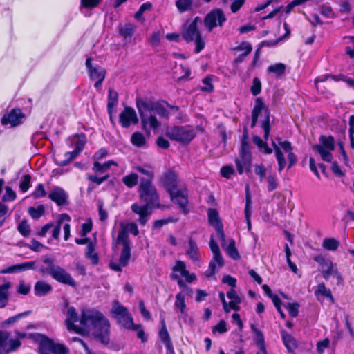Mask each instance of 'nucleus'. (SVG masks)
<instances>
[{"label":"nucleus","instance_id":"9d476101","mask_svg":"<svg viewBox=\"0 0 354 354\" xmlns=\"http://www.w3.org/2000/svg\"><path fill=\"white\" fill-rule=\"evenodd\" d=\"M315 260L321 265L323 277L325 279H328L330 277H334L337 279V284L342 283V277L338 272L337 268L333 266L331 261L326 259L323 257H317Z\"/></svg>","mask_w":354,"mask_h":354},{"label":"nucleus","instance_id":"4be33fe9","mask_svg":"<svg viewBox=\"0 0 354 354\" xmlns=\"http://www.w3.org/2000/svg\"><path fill=\"white\" fill-rule=\"evenodd\" d=\"M11 288V283L5 277L0 278V308H4L9 299L8 290Z\"/></svg>","mask_w":354,"mask_h":354},{"label":"nucleus","instance_id":"f257e3e1","mask_svg":"<svg viewBox=\"0 0 354 354\" xmlns=\"http://www.w3.org/2000/svg\"><path fill=\"white\" fill-rule=\"evenodd\" d=\"M77 321L78 315L75 308L73 306L69 307L65 320L68 330L82 335H92L104 345L109 343L110 324L102 313L95 309L83 310L80 326L75 324Z\"/></svg>","mask_w":354,"mask_h":354},{"label":"nucleus","instance_id":"c85d7f7f","mask_svg":"<svg viewBox=\"0 0 354 354\" xmlns=\"http://www.w3.org/2000/svg\"><path fill=\"white\" fill-rule=\"evenodd\" d=\"M265 108V104L261 98H257L255 100L254 107L252 113V124L251 127H254L257 122L258 117L261 111Z\"/></svg>","mask_w":354,"mask_h":354},{"label":"nucleus","instance_id":"052dcab7","mask_svg":"<svg viewBox=\"0 0 354 354\" xmlns=\"http://www.w3.org/2000/svg\"><path fill=\"white\" fill-rule=\"evenodd\" d=\"M261 128L264 131L263 138L267 141L270 131V118L268 114L266 115V119L262 122Z\"/></svg>","mask_w":354,"mask_h":354},{"label":"nucleus","instance_id":"f8f14e48","mask_svg":"<svg viewBox=\"0 0 354 354\" xmlns=\"http://www.w3.org/2000/svg\"><path fill=\"white\" fill-rule=\"evenodd\" d=\"M235 163L239 174H242L244 171H250L252 164V155L244 141L242 142L240 156L236 159Z\"/></svg>","mask_w":354,"mask_h":354},{"label":"nucleus","instance_id":"6e6552de","mask_svg":"<svg viewBox=\"0 0 354 354\" xmlns=\"http://www.w3.org/2000/svg\"><path fill=\"white\" fill-rule=\"evenodd\" d=\"M136 107L141 118V124L143 130L147 133H150L151 129H157L160 126V122L156 117L152 114V112L145 108L142 104V100L136 99Z\"/></svg>","mask_w":354,"mask_h":354},{"label":"nucleus","instance_id":"4d7b16f0","mask_svg":"<svg viewBox=\"0 0 354 354\" xmlns=\"http://www.w3.org/2000/svg\"><path fill=\"white\" fill-rule=\"evenodd\" d=\"M128 330H131L137 332V337L142 340V342H145L147 341V337L145 333L140 325L135 324L133 323L132 327H129Z\"/></svg>","mask_w":354,"mask_h":354},{"label":"nucleus","instance_id":"338daca9","mask_svg":"<svg viewBox=\"0 0 354 354\" xmlns=\"http://www.w3.org/2000/svg\"><path fill=\"white\" fill-rule=\"evenodd\" d=\"M53 347L52 352L53 354H68L69 353L68 349L63 344H55Z\"/></svg>","mask_w":354,"mask_h":354},{"label":"nucleus","instance_id":"680f3d73","mask_svg":"<svg viewBox=\"0 0 354 354\" xmlns=\"http://www.w3.org/2000/svg\"><path fill=\"white\" fill-rule=\"evenodd\" d=\"M30 290V286L25 283L24 280H20L17 287V292L21 295H28Z\"/></svg>","mask_w":354,"mask_h":354},{"label":"nucleus","instance_id":"6e6d98bb","mask_svg":"<svg viewBox=\"0 0 354 354\" xmlns=\"http://www.w3.org/2000/svg\"><path fill=\"white\" fill-rule=\"evenodd\" d=\"M234 50L235 51H242V54L248 55L252 50V46L249 42L243 41L238 46L235 47Z\"/></svg>","mask_w":354,"mask_h":354},{"label":"nucleus","instance_id":"39448f33","mask_svg":"<svg viewBox=\"0 0 354 354\" xmlns=\"http://www.w3.org/2000/svg\"><path fill=\"white\" fill-rule=\"evenodd\" d=\"M41 265L38 269L42 274H48L57 281L68 285L72 287L76 286V281L64 268L55 263V259L50 257H44Z\"/></svg>","mask_w":354,"mask_h":354},{"label":"nucleus","instance_id":"58836bf2","mask_svg":"<svg viewBox=\"0 0 354 354\" xmlns=\"http://www.w3.org/2000/svg\"><path fill=\"white\" fill-rule=\"evenodd\" d=\"M175 308L179 310L181 315L185 313L186 304L185 302V296L182 292L176 295Z\"/></svg>","mask_w":354,"mask_h":354},{"label":"nucleus","instance_id":"5701e85b","mask_svg":"<svg viewBox=\"0 0 354 354\" xmlns=\"http://www.w3.org/2000/svg\"><path fill=\"white\" fill-rule=\"evenodd\" d=\"M35 261H28L16 264L0 270V274H10L35 269Z\"/></svg>","mask_w":354,"mask_h":354},{"label":"nucleus","instance_id":"a211bd4d","mask_svg":"<svg viewBox=\"0 0 354 354\" xmlns=\"http://www.w3.org/2000/svg\"><path fill=\"white\" fill-rule=\"evenodd\" d=\"M172 273H176L180 275V277H184L187 283H192L196 280V277L193 273H189L186 269V265L185 262L181 261H177L175 266L172 268Z\"/></svg>","mask_w":354,"mask_h":354},{"label":"nucleus","instance_id":"a19ab883","mask_svg":"<svg viewBox=\"0 0 354 354\" xmlns=\"http://www.w3.org/2000/svg\"><path fill=\"white\" fill-rule=\"evenodd\" d=\"M28 212L33 219H38L44 214L45 209L43 205H39L37 207H30Z\"/></svg>","mask_w":354,"mask_h":354},{"label":"nucleus","instance_id":"f3484780","mask_svg":"<svg viewBox=\"0 0 354 354\" xmlns=\"http://www.w3.org/2000/svg\"><path fill=\"white\" fill-rule=\"evenodd\" d=\"M85 65L87 68L88 75L92 80L99 78H105V69L96 64H93L91 57H88L86 59Z\"/></svg>","mask_w":354,"mask_h":354},{"label":"nucleus","instance_id":"864d4df0","mask_svg":"<svg viewBox=\"0 0 354 354\" xmlns=\"http://www.w3.org/2000/svg\"><path fill=\"white\" fill-rule=\"evenodd\" d=\"M219 268L217 261L213 258L209 262L208 269L205 272L206 277L210 278L213 277Z\"/></svg>","mask_w":354,"mask_h":354},{"label":"nucleus","instance_id":"aec40b11","mask_svg":"<svg viewBox=\"0 0 354 354\" xmlns=\"http://www.w3.org/2000/svg\"><path fill=\"white\" fill-rule=\"evenodd\" d=\"M209 222L212 225H214L218 235L222 241H225V234L220 223L218 213L216 209L210 208L207 212Z\"/></svg>","mask_w":354,"mask_h":354},{"label":"nucleus","instance_id":"e2e57ef3","mask_svg":"<svg viewBox=\"0 0 354 354\" xmlns=\"http://www.w3.org/2000/svg\"><path fill=\"white\" fill-rule=\"evenodd\" d=\"M109 178V175L106 174L102 177H98L97 175L88 174L87 175V179L92 183H96L100 185Z\"/></svg>","mask_w":354,"mask_h":354},{"label":"nucleus","instance_id":"a18cd8bd","mask_svg":"<svg viewBox=\"0 0 354 354\" xmlns=\"http://www.w3.org/2000/svg\"><path fill=\"white\" fill-rule=\"evenodd\" d=\"M286 66L282 63H277L273 65H270L268 68L269 73H272L278 76L283 75L285 73Z\"/></svg>","mask_w":354,"mask_h":354},{"label":"nucleus","instance_id":"412c9836","mask_svg":"<svg viewBox=\"0 0 354 354\" xmlns=\"http://www.w3.org/2000/svg\"><path fill=\"white\" fill-rule=\"evenodd\" d=\"M48 197L50 200L56 203L59 206L66 204L67 194L60 187H54L50 192Z\"/></svg>","mask_w":354,"mask_h":354},{"label":"nucleus","instance_id":"09e8293b","mask_svg":"<svg viewBox=\"0 0 354 354\" xmlns=\"http://www.w3.org/2000/svg\"><path fill=\"white\" fill-rule=\"evenodd\" d=\"M30 184H31V176L30 174H26L24 175L21 180H20V183H19V188L21 189V191L24 193L26 192L30 187Z\"/></svg>","mask_w":354,"mask_h":354},{"label":"nucleus","instance_id":"37998d69","mask_svg":"<svg viewBox=\"0 0 354 354\" xmlns=\"http://www.w3.org/2000/svg\"><path fill=\"white\" fill-rule=\"evenodd\" d=\"M339 245V242L333 238H327L323 241L322 246L327 250H336Z\"/></svg>","mask_w":354,"mask_h":354},{"label":"nucleus","instance_id":"bf43d9fd","mask_svg":"<svg viewBox=\"0 0 354 354\" xmlns=\"http://www.w3.org/2000/svg\"><path fill=\"white\" fill-rule=\"evenodd\" d=\"M203 86L201 87V90L203 91L211 93L214 90V86L212 84V78L210 77H205L203 81Z\"/></svg>","mask_w":354,"mask_h":354},{"label":"nucleus","instance_id":"c9c22d12","mask_svg":"<svg viewBox=\"0 0 354 354\" xmlns=\"http://www.w3.org/2000/svg\"><path fill=\"white\" fill-rule=\"evenodd\" d=\"M315 295L318 296L319 295L328 298L331 302H334V299L330 289H328L324 283H319Z\"/></svg>","mask_w":354,"mask_h":354},{"label":"nucleus","instance_id":"393cba45","mask_svg":"<svg viewBox=\"0 0 354 354\" xmlns=\"http://www.w3.org/2000/svg\"><path fill=\"white\" fill-rule=\"evenodd\" d=\"M162 327L159 332V337L160 340L165 344L168 351H172L173 345L171 341L169 333L167 330L166 324L164 320H162Z\"/></svg>","mask_w":354,"mask_h":354},{"label":"nucleus","instance_id":"bb28decb","mask_svg":"<svg viewBox=\"0 0 354 354\" xmlns=\"http://www.w3.org/2000/svg\"><path fill=\"white\" fill-rule=\"evenodd\" d=\"M209 247L213 253L214 259L217 261L219 268H221L224 265V260L222 257V255L220 252L219 247L216 242L213 239V236H212L211 240L209 241Z\"/></svg>","mask_w":354,"mask_h":354},{"label":"nucleus","instance_id":"13d9d810","mask_svg":"<svg viewBox=\"0 0 354 354\" xmlns=\"http://www.w3.org/2000/svg\"><path fill=\"white\" fill-rule=\"evenodd\" d=\"M85 143V136L84 135L77 136L74 141L75 149L80 153L83 150Z\"/></svg>","mask_w":354,"mask_h":354},{"label":"nucleus","instance_id":"cd10ccee","mask_svg":"<svg viewBox=\"0 0 354 354\" xmlns=\"http://www.w3.org/2000/svg\"><path fill=\"white\" fill-rule=\"evenodd\" d=\"M118 103V93L113 90L109 89L108 96L107 111L109 115L111 117L113 113V109Z\"/></svg>","mask_w":354,"mask_h":354},{"label":"nucleus","instance_id":"774afa93","mask_svg":"<svg viewBox=\"0 0 354 354\" xmlns=\"http://www.w3.org/2000/svg\"><path fill=\"white\" fill-rule=\"evenodd\" d=\"M348 46H346V53L351 58H354V37L348 39Z\"/></svg>","mask_w":354,"mask_h":354},{"label":"nucleus","instance_id":"dca6fc26","mask_svg":"<svg viewBox=\"0 0 354 354\" xmlns=\"http://www.w3.org/2000/svg\"><path fill=\"white\" fill-rule=\"evenodd\" d=\"M119 122L124 128H129L131 124H136L138 118L136 111L129 106H125L119 115Z\"/></svg>","mask_w":354,"mask_h":354},{"label":"nucleus","instance_id":"69168bd1","mask_svg":"<svg viewBox=\"0 0 354 354\" xmlns=\"http://www.w3.org/2000/svg\"><path fill=\"white\" fill-rule=\"evenodd\" d=\"M284 306L288 309L291 317H296L298 315L299 305L297 303H288Z\"/></svg>","mask_w":354,"mask_h":354},{"label":"nucleus","instance_id":"72a5a7b5","mask_svg":"<svg viewBox=\"0 0 354 354\" xmlns=\"http://www.w3.org/2000/svg\"><path fill=\"white\" fill-rule=\"evenodd\" d=\"M112 165H116V163L112 160L107 161L104 164H101L98 161H95L93 163V170L95 173L103 174Z\"/></svg>","mask_w":354,"mask_h":354},{"label":"nucleus","instance_id":"c756f323","mask_svg":"<svg viewBox=\"0 0 354 354\" xmlns=\"http://www.w3.org/2000/svg\"><path fill=\"white\" fill-rule=\"evenodd\" d=\"M227 297L230 299L229 306L231 310H239V304L241 303V298L237 295L234 289L232 288L227 292Z\"/></svg>","mask_w":354,"mask_h":354},{"label":"nucleus","instance_id":"de8ad7c7","mask_svg":"<svg viewBox=\"0 0 354 354\" xmlns=\"http://www.w3.org/2000/svg\"><path fill=\"white\" fill-rule=\"evenodd\" d=\"M252 331L254 335V341L256 342L257 346H262L264 344V337L261 331L258 329L254 325L251 326Z\"/></svg>","mask_w":354,"mask_h":354},{"label":"nucleus","instance_id":"e433bc0d","mask_svg":"<svg viewBox=\"0 0 354 354\" xmlns=\"http://www.w3.org/2000/svg\"><path fill=\"white\" fill-rule=\"evenodd\" d=\"M119 33L125 39L130 38L133 36L135 32V27L131 24L120 26L118 28Z\"/></svg>","mask_w":354,"mask_h":354},{"label":"nucleus","instance_id":"1a4fd4ad","mask_svg":"<svg viewBox=\"0 0 354 354\" xmlns=\"http://www.w3.org/2000/svg\"><path fill=\"white\" fill-rule=\"evenodd\" d=\"M111 313L118 323L122 325L124 328L132 327L133 319L131 314L128 312L126 307L122 306L118 301L113 302Z\"/></svg>","mask_w":354,"mask_h":354},{"label":"nucleus","instance_id":"423d86ee","mask_svg":"<svg viewBox=\"0 0 354 354\" xmlns=\"http://www.w3.org/2000/svg\"><path fill=\"white\" fill-rule=\"evenodd\" d=\"M201 24L199 17H196L189 24H185L183 32V37L187 41H195V53H200L205 47V41L199 32L198 25Z\"/></svg>","mask_w":354,"mask_h":354},{"label":"nucleus","instance_id":"4468645a","mask_svg":"<svg viewBox=\"0 0 354 354\" xmlns=\"http://www.w3.org/2000/svg\"><path fill=\"white\" fill-rule=\"evenodd\" d=\"M277 140L279 145H277L274 141H272V145L274 149L275 156L279 165V172H281L286 165V161L280 147L286 152L290 153L292 152V147L289 141H281L280 138H277Z\"/></svg>","mask_w":354,"mask_h":354},{"label":"nucleus","instance_id":"ea45409f","mask_svg":"<svg viewBox=\"0 0 354 354\" xmlns=\"http://www.w3.org/2000/svg\"><path fill=\"white\" fill-rule=\"evenodd\" d=\"M225 251L227 254L233 259H239L240 258V255L239 252L235 246V241L233 239L230 241L229 244L224 248Z\"/></svg>","mask_w":354,"mask_h":354},{"label":"nucleus","instance_id":"6ab92c4d","mask_svg":"<svg viewBox=\"0 0 354 354\" xmlns=\"http://www.w3.org/2000/svg\"><path fill=\"white\" fill-rule=\"evenodd\" d=\"M142 104L145 105V108L148 109L152 113H157L162 118H167L169 117V112L164 104L151 100H143Z\"/></svg>","mask_w":354,"mask_h":354},{"label":"nucleus","instance_id":"3c124183","mask_svg":"<svg viewBox=\"0 0 354 354\" xmlns=\"http://www.w3.org/2000/svg\"><path fill=\"white\" fill-rule=\"evenodd\" d=\"M192 0H177L176 5L180 12H184L191 9Z\"/></svg>","mask_w":354,"mask_h":354},{"label":"nucleus","instance_id":"79ce46f5","mask_svg":"<svg viewBox=\"0 0 354 354\" xmlns=\"http://www.w3.org/2000/svg\"><path fill=\"white\" fill-rule=\"evenodd\" d=\"M313 149L321 155L323 160L326 162H330L332 160L333 157L330 152L331 150L326 149L324 146L321 145H315Z\"/></svg>","mask_w":354,"mask_h":354},{"label":"nucleus","instance_id":"a878e982","mask_svg":"<svg viewBox=\"0 0 354 354\" xmlns=\"http://www.w3.org/2000/svg\"><path fill=\"white\" fill-rule=\"evenodd\" d=\"M51 290V285L44 281H38L34 287L35 294L39 297L47 295Z\"/></svg>","mask_w":354,"mask_h":354},{"label":"nucleus","instance_id":"473e14b6","mask_svg":"<svg viewBox=\"0 0 354 354\" xmlns=\"http://www.w3.org/2000/svg\"><path fill=\"white\" fill-rule=\"evenodd\" d=\"M95 244L90 241L86 246V257L91 260L93 265L98 263V255L95 252Z\"/></svg>","mask_w":354,"mask_h":354},{"label":"nucleus","instance_id":"7ed1b4c3","mask_svg":"<svg viewBox=\"0 0 354 354\" xmlns=\"http://www.w3.org/2000/svg\"><path fill=\"white\" fill-rule=\"evenodd\" d=\"M128 232L131 233L134 236L139 234L137 225L135 223H130L124 225H121L120 229L118 232L116 243L122 245L119 262L111 261L109 263L110 268L115 271L120 272L123 267L127 266L129 259L131 257V241L129 238Z\"/></svg>","mask_w":354,"mask_h":354},{"label":"nucleus","instance_id":"2f4dec72","mask_svg":"<svg viewBox=\"0 0 354 354\" xmlns=\"http://www.w3.org/2000/svg\"><path fill=\"white\" fill-rule=\"evenodd\" d=\"M281 333L285 346L287 348L288 351H293L297 347L296 342L294 337L291 335L286 333L285 330H282Z\"/></svg>","mask_w":354,"mask_h":354},{"label":"nucleus","instance_id":"0eeeda50","mask_svg":"<svg viewBox=\"0 0 354 354\" xmlns=\"http://www.w3.org/2000/svg\"><path fill=\"white\" fill-rule=\"evenodd\" d=\"M165 133L171 140H175L182 144H188L195 137L194 129L190 126L167 127Z\"/></svg>","mask_w":354,"mask_h":354},{"label":"nucleus","instance_id":"4c0bfd02","mask_svg":"<svg viewBox=\"0 0 354 354\" xmlns=\"http://www.w3.org/2000/svg\"><path fill=\"white\" fill-rule=\"evenodd\" d=\"M122 181L127 187L132 188L138 184V176L136 173H131L124 176Z\"/></svg>","mask_w":354,"mask_h":354},{"label":"nucleus","instance_id":"8fccbe9b","mask_svg":"<svg viewBox=\"0 0 354 354\" xmlns=\"http://www.w3.org/2000/svg\"><path fill=\"white\" fill-rule=\"evenodd\" d=\"M17 230L24 237H27L30 234V226L26 220L21 221L18 225Z\"/></svg>","mask_w":354,"mask_h":354},{"label":"nucleus","instance_id":"9b49d317","mask_svg":"<svg viewBox=\"0 0 354 354\" xmlns=\"http://www.w3.org/2000/svg\"><path fill=\"white\" fill-rule=\"evenodd\" d=\"M21 345V341L11 337L10 333L0 331V354H8L16 351Z\"/></svg>","mask_w":354,"mask_h":354},{"label":"nucleus","instance_id":"7c9ffc66","mask_svg":"<svg viewBox=\"0 0 354 354\" xmlns=\"http://www.w3.org/2000/svg\"><path fill=\"white\" fill-rule=\"evenodd\" d=\"M55 344L51 339L47 337L44 338L39 344L40 354H51Z\"/></svg>","mask_w":354,"mask_h":354},{"label":"nucleus","instance_id":"b1692460","mask_svg":"<svg viewBox=\"0 0 354 354\" xmlns=\"http://www.w3.org/2000/svg\"><path fill=\"white\" fill-rule=\"evenodd\" d=\"M186 254L193 262H197L201 260V254L199 248L196 242L190 238L188 241L186 249Z\"/></svg>","mask_w":354,"mask_h":354},{"label":"nucleus","instance_id":"f03ea898","mask_svg":"<svg viewBox=\"0 0 354 354\" xmlns=\"http://www.w3.org/2000/svg\"><path fill=\"white\" fill-rule=\"evenodd\" d=\"M140 199L145 203L143 205L133 203L131 210L139 215V223L144 225L148 221V216L151 214V207L155 205L158 200V195L155 186L149 179L140 178L138 187Z\"/></svg>","mask_w":354,"mask_h":354},{"label":"nucleus","instance_id":"c03bdc74","mask_svg":"<svg viewBox=\"0 0 354 354\" xmlns=\"http://www.w3.org/2000/svg\"><path fill=\"white\" fill-rule=\"evenodd\" d=\"M135 169L139 173L146 176L147 177V179H149L152 181L154 174L151 167L149 165L137 166L135 167Z\"/></svg>","mask_w":354,"mask_h":354},{"label":"nucleus","instance_id":"f704fd0d","mask_svg":"<svg viewBox=\"0 0 354 354\" xmlns=\"http://www.w3.org/2000/svg\"><path fill=\"white\" fill-rule=\"evenodd\" d=\"M252 140L261 151L266 154H270L272 153V149L270 148L266 142H264L259 136H254Z\"/></svg>","mask_w":354,"mask_h":354},{"label":"nucleus","instance_id":"5fc2aeb1","mask_svg":"<svg viewBox=\"0 0 354 354\" xmlns=\"http://www.w3.org/2000/svg\"><path fill=\"white\" fill-rule=\"evenodd\" d=\"M47 193L45 190L44 186L42 183H39L37 185L35 190L32 193V196L35 199L41 198L45 197Z\"/></svg>","mask_w":354,"mask_h":354},{"label":"nucleus","instance_id":"ddd939ff","mask_svg":"<svg viewBox=\"0 0 354 354\" xmlns=\"http://www.w3.org/2000/svg\"><path fill=\"white\" fill-rule=\"evenodd\" d=\"M226 21L223 11L219 8L212 10L204 19V25L211 32L216 26H223Z\"/></svg>","mask_w":354,"mask_h":354},{"label":"nucleus","instance_id":"2eb2a0df","mask_svg":"<svg viewBox=\"0 0 354 354\" xmlns=\"http://www.w3.org/2000/svg\"><path fill=\"white\" fill-rule=\"evenodd\" d=\"M24 118L25 115L20 109H12L2 117L1 123L14 127L21 124Z\"/></svg>","mask_w":354,"mask_h":354},{"label":"nucleus","instance_id":"49530a36","mask_svg":"<svg viewBox=\"0 0 354 354\" xmlns=\"http://www.w3.org/2000/svg\"><path fill=\"white\" fill-rule=\"evenodd\" d=\"M131 141L133 145L142 147L145 144V138L140 132H135L132 134Z\"/></svg>","mask_w":354,"mask_h":354},{"label":"nucleus","instance_id":"603ef678","mask_svg":"<svg viewBox=\"0 0 354 354\" xmlns=\"http://www.w3.org/2000/svg\"><path fill=\"white\" fill-rule=\"evenodd\" d=\"M319 142L321 143V146H324L326 149L329 150L334 149V139L332 136L326 137L324 136H322L319 138Z\"/></svg>","mask_w":354,"mask_h":354},{"label":"nucleus","instance_id":"20e7f679","mask_svg":"<svg viewBox=\"0 0 354 354\" xmlns=\"http://www.w3.org/2000/svg\"><path fill=\"white\" fill-rule=\"evenodd\" d=\"M162 180L170 194L171 201L179 206L183 214H187L189 212L187 190L178 188V178L176 173L173 171L166 172Z\"/></svg>","mask_w":354,"mask_h":354},{"label":"nucleus","instance_id":"0e129e2a","mask_svg":"<svg viewBox=\"0 0 354 354\" xmlns=\"http://www.w3.org/2000/svg\"><path fill=\"white\" fill-rule=\"evenodd\" d=\"M254 169L255 174L259 176L260 180L261 182H262L266 174V167L263 164L254 165Z\"/></svg>","mask_w":354,"mask_h":354}]
</instances>
